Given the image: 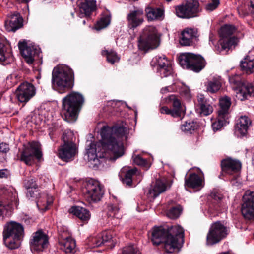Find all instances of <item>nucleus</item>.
Wrapping results in <instances>:
<instances>
[{"label":"nucleus","mask_w":254,"mask_h":254,"mask_svg":"<svg viewBox=\"0 0 254 254\" xmlns=\"http://www.w3.org/2000/svg\"><path fill=\"white\" fill-rule=\"evenodd\" d=\"M117 202V199L116 197H112V203H115Z\"/></svg>","instance_id":"338daca9"},{"label":"nucleus","mask_w":254,"mask_h":254,"mask_svg":"<svg viewBox=\"0 0 254 254\" xmlns=\"http://www.w3.org/2000/svg\"><path fill=\"white\" fill-rule=\"evenodd\" d=\"M241 67L247 73H251L254 72V59H250L246 56L241 62Z\"/></svg>","instance_id":"e433bc0d"},{"label":"nucleus","mask_w":254,"mask_h":254,"mask_svg":"<svg viewBox=\"0 0 254 254\" xmlns=\"http://www.w3.org/2000/svg\"><path fill=\"white\" fill-rule=\"evenodd\" d=\"M160 111L162 114H165L167 115H171L173 117V110H170L167 107L163 106L160 109Z\"/></svg>","instance_id":"6e6d98bb"},{"label":"nucleus","mask_w":254,"mask_h":254,"mask_svg":"<svg viewBox=\"0 0 254 254\" xmlns=\"http://www.w3.org/2000/svg\"><path fill=\"white\" fill-rule=\"evenodd\" d=\"M79 8V16H89L96 9V1L95 0H82L78 2Z\"/></svg>","instance_id":"a878e982"},{"label":"nucleus","mask_w":254,"mask_h":254,"mask_svg":"<svg viewBox=\"0 0 254 254\" xmlns=\"http://www.w3.org/2000/svg\"><path fill=\"white\" fill-rule=\"evenodd\" d=\"M172 91H173V88L171 86L165 87L161 89V92L162 94H165Z\"/></svg>","instance_id":"680f3d73"},{"label":"nucleus","mask_w":254,"mask_h":254,"mask_svg":"<svg viewBox=\"0 0 254 254\" xmlns=\"http://www.w3.org/2000/svg\"><path fill=\"white\" fill-rule=\"evenodd\" d=\"M135 175H140V173L137 171L136 168L128 170L125 175L124 182L127 185H130L132 181V177Z\"/></svg>","instance_id":"79ce46f5"},{"label":"nucleus","mask_w":254,"mask_h":254,"mask_svg":"<svg viewBox=\"0 0 254 254\" xmlns=\"http://www.w3.org/2000/svg\"><path fill=\"white\" fill-rule=\"evenodd\" d=\"M111 239V231L102 232L101 234L92 238L90 240V245L92 247H98Z\"/></svg>","instance_id":"cd10ccee"},{"label":"nucleus","mask_w":254,"mask_h":254,"mask_svg":"<svg viewBox=\"0 0 254 254\" xmlns=\"http://www.w3.org/2000/svg\"><path fill=\"white\" fill-rule=\"evenodd\" d=\"M72 136L71 132H65L63 134L62 139L64 143L58 150L59 157L66 162L72 160L76 152L75 144L72 141Z\"/></svg>","instance_id":"9d476101"},{"label":"nucleus","mask_w":254,"mask_h":254,"mask_svg":"<svg viewBox=\"0 0 254 254\" xmlns=\"http://www.w3.org/2000/svg\"><path fill=\"white\" fill-rule=\"evenodd\" d=\"M229 82L236 85L234 90L236 97L241 101L254 96V83H248L242 81L240 76L232 75L229 77Z\"/></svg>","instance_id":"0eeeda50"},{"label":"nucleus","mask_w":254,"mask_h":254,"mask_svg":"<svg viewBox=\"0 0 254 254\" xmlns=\"http://www.w3.org/2000/svg\"><path fill=\"white\" fill-rule=\"evenodd\" d=\"M36 94L34 86L29 82L21 83L15 91V94L18 101L25 104L32 98Z\"/></svg>","instance_id":"4468645a"},{"label":"nucleus","mask_w":254,"mask_h":254,"mask_svg":"<svg viewBox=\"0 0 254 254\" xmlns=\"http://www.w3.org/2000/svg\"><path fill=\"white\" fill-rule=\"evenodd\" d=\"M83 192L86 200L89 202H96L101 200L104 190L100 183L94 179H90L85 183Z\"/></svg>","instance_id":"1a4fd4ad"},{"label":"nucleus","mask_w":254,"mask_h":254,"mask_svg":"<svg viewBox=\"0 0 254 254\" xmlns=\"http://www.w3.org/2000/svg\"><path fill=\"white\" fill-rule=\"evenodd\" d=\"M153 61L158 65V71L162 77H167L172 73L171 62L164 55L157 56L153 59Z\"/></svg>","instance_id":"6ab92c4d"},{"label":"nucleus","mask_w":254,"mask_h":254,"mask_svg":"<svg viewBox=\"0 0 254 254\" xmlns=\"http://www.w3.org/2000/svg\"><path fill=\"white\" fill-rule=\"evenodd\" d=\"M101 55L106 57V60L108 62L111 63V52L110 51L106 49L103 50L101 51Z\"/></svg>","instance_id":"5fc2aeb1"},{"label":"nucleus","mask_w":254,"mask_h":254,"mask_svg":"<svg viewBox=\"0 0 254 254\" xmlns=\"http://www.w3.org/2000/svg\"><path fill=\"white\" fill-rule=\"evenodd\" d=\"M84 102L80 93L72 92L62 100V116L68 122H75Z\"/></svg>","instance_id":"7ed1b4c3"},{"label":"nucleus","mask_w":254,"mask_h":254,"mask_svg":"<svg viewBox=\"0 0 254 254\" xmlns=\"http://www.w3.org/2000/svg\"><path fill=\"white\" fill-rule=\"evenodd\" d=\"M51 203L47 200L46 197L45 195L42 196H38L37 200L36 201L37 206L39 210L45 211L48 209V206Z\"/></svg>","instance_id":"ea45409f"},{"label":"nucleus","mask_w":254,"mask_h":254,"mask_svg":"<svg viewBox=\"0 0 254 254\" xmlns=\"http://www.w3.org/2000/svg\"><path fill=\"white\" fill-rule=\"evenodd\" d=\"M198 2H189L185 5L178 6L176 8L177 16L182 18H190L194 16V12L198 6Z\"/></svg>","instance_id":"aec40b11"},{"label":"nucleus","mask_w":254,"mask_h":254,"mask_svg":"<svg viewBox=\"0 0 254 254\" xmlns=\"http://www.w3.org/2000/svg\"><path fill=\"white\" fill-rule=\"evenodd\" d=\"M9 150V147L8 144L5 143H0V158L4 160L5 159L6 153Z\"/></svg>","instance_id":"de8ad7c7"},{"label":"nucleus","mask_w":254,"mask_h":254,"mask_svg":"<svg viewBox=\"0 0 254 254\" xmlns=\"http://www.w3.org/2000/svg\"><path fill=\"white\" fill-rule=\"evenodd\" d=\"M129 130L126 124L123 121L116 123L112 127V137L114 140L124 141L127 139Z\"/></svg>","instance_id":"412c9836"},{"label":"nucleus","mask_w":254,"mask_h":254,"mask_svg":"<svg viewBox=\"0 0 254 254\" xmlns=\"http://www.w3.org/2000/svg\"><path fill=\"white\" fill-rule=\"evenodd\" d=\"M231 99L230 98L225 96L222 97L219 100V109L218 111L219 116L221 117L224 116V117L229 116V110L231 105Z\"/></svg>","instance_id":"2f4dec72"},{"label":"nucleus","mask_w":254,"mask_h":254,"mask_svg":"<svg viewBox=\"0 0 254 254\" xmlns=\"http://www.w3.org/2000/svg\"><path fill=\"white\" fill-rule=\"evenodd\" d=\"M127 19L130 28H134L139 26L144 21L143 10L137 9L130 11L127 15Z\"/></svg>","instance_id":"393cba45"},{"label":"nucleus","mask_w":254,"mask_h":254,"mask_svg":"<svg viewBox=\"0 0 254 254\" xmlns=\"http://www.w3.org/2000/svg\"><path fill=\"white\" fill-rule=\"evenodd\" d=\"M221 165L224 172L231 174L240 171L242 164L238 159L227 157L221 161Z\"/></svg>","instance_id":"4be33fe9"},{"label":"nucleus","mask_w":254,"mask_h":254,"mask_svg":"<svg viewBox=\"0 0 254 254\" xmlns=\"http://www.w3.org/2000/svg\"><path fill=\"white\" fill-rule=\"evenodd\" d=\"M8 58H10V54L6 52L5 45L0 41V61H5Z\"/></svg>","instance_id":"49530a36"},{"label":"nucleus","mask_w":254,"mask_h":254,"mask_svg":"<svg viewBox=\"0 0 254 254\" xmlns=\"http://www.w3.org/2000/svg\"><path fill=\"white\" fill-rule=\"evenodd\" d=\"M101 139L98 141L87 140L86 154L90 167L96 168L100 164L99 159L111 160V127L104 126L100 130Z\"/></svg>","instance_id":"f257e3e1"},{"label":"nucleus","mask_w":254,"mask_h":254,"mask_svg":"<svg viewBox=\"0 0 254 254\" xmlns=\"http://www.w3.org/2000/svg\"><path fill=\"white\" fill-rule=\"evenodd\" d=\"M237 11L241 16H244L247 13V7L245 5L238 6Z\"/></svg>","instance_id":"864d4df0"},{"label":"nucleus","mask_w":254,"mask_h":254,"mask_svg":"<svg viewBox=\"0 0 254 254\" xmlns=\"http://www.w3.org/2000/svg\"><path fill=\"white\" fill-rule=\"evenodd\" d=\"M33 190V189L27 190L26 196L28 198H35L36 199L38 198V196L40 195V193L38 191V190Z\"/></svg>","instance_id":"603ef678"},{"label":"nucleus","mask_w":254,"mask_h":254,"mask_svg":"<svg viewBox=\"0 0 254 254\" xmlns=\"http://www.w3.org/2000/svg\"><path fill=\"white\" fill-rule=\"evenodd\" d=\"M219 254H230L229 252H222L220 253Z\"/></svg>","instance_id":"774afa93"},{"label":"nucleus","mask_w":254,"mask_h":254,"mask_svg":"<svg viewBox=\"0 0 254 254\" xmlns=\"http://www.w3.org/2000/svg\"><path fill=\"white\" fill-rule=\"evenodd\" d=\"M120 60V57L117 55L116 53H114L112 51V64L119 62Z\"/></svg>","instance_id":"052dcab7"},{"label":"nucleus","mask_w":254,"mask_h":254,"mask_svg":"<svg viewBox=\"0 0 254 254\" xmlns=\"http://www.w3.org/2000/svg\"><path fill=\"white\" fill-rule=\"evenodd\" d=\"M61 249L67 254H71L75 252L76 246L75 241L70 237H67L61 240L60 242Z\"/></svg>","instance_id":"473e14b6"},{"label":"nucleus","mask_w":254,"mask_h":254,"mask_svg":"<svg viewBox=\"0 0 254 254\" xmlns=\"http://www.w3.org/2000/svg\"><path fill=\"white\" fill-rule=\"evenodd\" d=\"M197 33L192 29L186 28L181 33V37L180 40L181 45L183 46H189L196 38Z\"/></svg>","instance_id":"c85d7f7f"},{"label":"nucleus","mask_w":254,"mask_h":254,"mask_svg":"<svg viewBox=\"0 0 254 254\" xmlns=\"http://www.w3.org/2000/svg\"><path fill=\"white\" fill-rule=\"evenodd\" d=\"M53 87L60 93L71 89L74 85V73L68 66L55 67L52 72Z\"/></svg>","instance_id":"20e7f679"},{"label":"nucleus","mask_w":254,"mask_h":254,"mask_svg":"<svg viewBox=\"0 0 254 254\" xmlns=\"http://www.w3.org/2000/svg\"><path fill=\"white\" fill-rule=\"evenodd\" d=\"M69 212L83 221L88 220L90 217L89 211L80 206H73L69 210Z\"/></svg>","instance_id":"f704fd0d"},{"label":"nucleus","mask_w":254,"mask_h":254,"mask_svg":"<svg viewBox=\"0 0 254 254\" xmlns=\"http://www.w3.org/2000/svg\"><path fill=\"white\" fill-rule=\"evenodd\" d=\"M206 90L211 93L218 91L222 86L221 78L219 76L214 77L205 84Z\"/></svg>","instance_id":"72a5a7b5"},{"label":"nucleus","mask_w":254,"mask_h":254,"mask_svg":"<svg viewBox=\"0 0 254 254\" xmlns=\"http://www.w3.org/2000/svg\"><path fill=\"white\" fill-rule=\"evenodd\" d=\"M251 125V121L247 116H241L235 126V134L240 137L246 135Z\"/></svg>","instance_id":"b1692460"},{"label":"nucleus","mask_w":254,"mask_h":254,"mask_svg":"<svg viewBox=\"0 0 254 254\" xmlns=\"http://www.w3.org/2000/svg\"><path fill=\"white\" fill-rule=\"evenodd\" d=\"M24 186L27 190L36 189L38 187V185L33 179L31 178L24 181Z\"/></svg>","instance_id":"09e8293b"},{"label":"nucleus","mask_w":254,"mask_h":254,"mask_svg":"<svg viewBox=\"0 0 254 254\" xmlns=\"http://www.w3.org/2000/svg\"><path fill=\"white\" fill-rule=\"evenodd\" d=\"M18 47L22 57L28 64H32L35 60V57L39 53V50L36 47L28 46L25 41H19Z\"/></svg>","instance_id":"f3484780"},{"label":"nucleus","mask_w":254,"mask_h":254,"mask_svg":"<svg viewBox=\"0 0 254 254\" xmlns=\"http://www.w3.org/2000/svg\"><path fill=\"white\" fill-rule=\"evenodd\" d=\"M135 251L133 246L130 245L126 247L121 251V253L118 254H135Z\"/></svg>","instance_id":"3c124183"},{"label":"nucleus","mask_w":254,"mask_h":254,"mask_svg":"<svg viewBox=\"0 0 254 254\" xmlns=\"http://www.w3.org/2000/svg\"><path fill=\"white\" fill-rule=\"evenodd\" d=\"M228 119V117H220L218 114L217 116V121L214 122L212 124V127L214 131H217L219 130L222 128V127L226 125L227 123V120Z\"/></svg>","instance_id":"a19ab883"},{"label":"nucleus","mask_w":254,"mask_h":254,"mask_svg":"<svg viewBox=\"0 0 254 254\" xmlns=\"http://www.w3.org/2000/svg\"><path fill=\"white\" fill-rule=\"evenodd\" d=\"M22 26V17L16 12L9 13L5 20V27L8 32H15Z\"/></svg>","instance_id":"a211bd4d"},{"label":"nucleus","mask_w":254,"mask_h":254,"mask_svg":"<svg viewBox=\"0 0 254 254\" xmlns=\"http://www.w3.org/2000/svg\"><path fill=\"white\" fill-rule=\"evenodd\" d=\"M9 175V171L6 169H1L0 170V178H7Z\"/></svg>","instance_id":"4d7b16f0"},{"label":"nucleus","mask_w":254,"mask_h":254,"mask_svg":"<svg viewBox=\"0 0 254 254\" xmlns=\"http://www.w3.org/2000/svg\"><path fill=\"white\" fill-rule=\"evenodd\" d=\"M196 110L201 116H208L213 111V108L203 94H198Z\"/></svg>","instance_id":"5701e85b"},{"label":"nucleus","mask_w":254,"mask_h":254,"mask_svg":"<svg viewBox=\"0 0 254 254\" xmlns=\"http://www.w3.org/2000/svg\"><path fill=\"white\" fill-rule=\"evenodd\" d=\"M110 23V15L109 14L103 15L95 24V29L97 31H100L107 27L109 25Z\"/></svg>","instance_id":"58836bf2"},{"label":"nucleus","mask_w":254,"mask_h":254,"mask_svg":"<svg viewBox=\"0 0 254 254\" xmlns=\"http://www.w3.org/2000/svg\"><path fill=\"white\" fill-rule=\"evenodd\" d=\"M182 209L180 206L173 207L170 208L167 212V216L171 219H176L179 217Z\"/></svg>","instance_id":"37998d69"},{"label":"nucleus","mask_w":254,"mask_h":254,"mask_svg":"<svg viewBox=\"0 0 254 254\" xmlns=\"http://www.w3.org/2000/svg\"><path fill=\"white\" fill-rule=\"evenodd\" d=\"M17 2L21 3L27 4L29 3L31 0H15Z\"/></svg>","instance_id":"69168bd1"},{"label":"nucleus","mask_w":254,"mask_h":254,"mask_svg":"<svg viewBox=\"0 0 254 254\" xmlns=\"http://www.w3.org/2000/svg\"><path fill=\"white\" fill-rule=\"evenodd\" d=\"M184 237V230L179 225H175L166 231L162 226L154 227L152 231L151 241L154 245L163 243L166 253H171L181 246Z\"/></svg>","instance_id":"f03ea898"},{"label":"nucleus","mask_w":254,"mask_h":254,"mask_svg":"<svg viewBox=\"0 0 254 254\" xmlns=\"http://www.w3.org/2000/svg\"><path fill=\"white\" fill-rule=\"evenodd\" d=\"M182 93L187 99H190L191 97L190 90L188 88H186L182 90Z\"/></svg>","instance_id":"bf43d9fd"},{"label":"nucleus","mask_w":254,"mask_h":254,"mask_svg":"<svg viewBox=\"0 0 254 254\" xmlns=\"http://www.w3.org/2000/svg\"><path fill=\"white\" fill-rule=\"evenodd\" d=\"M42 157V152L40 150V144L37 142L29 143L26 147L20 153V160L24 162L26 164L31 165L36 157L40 159Z\"/></svg>","instance_id":"f8f14e48"},{"label":"nucleus","mask_w":254,"mask_h":254,"mask_svg":"<svg viewBox=\"0 0 254 254\" xmlns=\"http://www.w3.org/2000/svg\"><path fill=\"white\" fill-rule=\"evenodd\" d=\"M166 190V185L165 183L162 180H157L150 189L148 192V196L151 198H155Z\"/></svg>","instance_id":"c756f323"},{"label":"nucleus","mask_w":254,"mask_h":254,"mask_svg":"<svg viewBox=\"0 0 254 254\" xmlns=\"http://www.w3.org/2000/svg\"><path fill=\"white\" fill-rule=\"evenodd\" d=\"M196 128V124L193 122H186L181 126V130L186 133H191Z\"/></svg>","instance_id":"c03bdc74"},{"label":"nucleus","mask_w":254,"mask_h":254,"mask_svg":"<svg viewBox=\"0 0 254 254\" xmlns=\"http://www.w3.org/2000/svg\"><path fill=\"white\" fill-rule=\"evenodd\" d=\"M235 30V27L232 25H226L221 28L218 51L229 50L232 46L237 44V39L235 37H231Z\"/></svg>","instance_id":"9b49d317"},{"label":"nucleus","mask_w":254,"mask_h":254,"mask_svg":"<svg viewBox=\"0 0 254 254\" xmlns=\"http://www.w3.org/2000/svg\"><path fill=\"white\" fill-rule=\"evenodd\" d=\"M159 45L157 30L154 26H147L143 30L138 40V48L147 51L157 48Z\"/></svg>","instance_id":"423d86ee"},{"label":"nucleus","mask_w":254,"mask_h":254,"mask_svg":"<svg viewBox=\"0 0 254 254\" xmlns=\"http://www.w3.org/2000/svg\"><path fill=\"white\" fill-rule=\"evenodd\" d=\"M10 192L6 190L4 187H2V186H0V195L2 194H4L5 195L10 193Z\"/></svg>","instance_id":"e2e57ef3"},{"label":"nucleus","mask_w":254,"mask_h":254,"mask_svg":"<svg viewBox=\"0 0 254 254\" xmlns=\"http://www.w3.org/2000/svg\"><path fill=\"white\" fill-rule=\"evenodd\" d=\"M250 9L251 12L254 17V0L250 1Z\"/></svg>","instance_id":"0e129e2a"},{"label":"nucleus","mask_w":254,"mask_h":254,"mask_svg":"<svg viewBox=\"0 0 254 254\" xmlns=\"http://www.w3.org/2000/svg\"><path fill=\"white\" fill-rule=\"evenodd\" d=\"M132 159L134 164L143 166L145 167L146 169L149 168L150 166L146 160L141 158L139 155H133L132 156Z\"/></svg>","instance_id":"a18cd8bd"},{"label":"nucleus","mask_w":254,"mask_h":254,"mask_svg":"<svg viewBox=\"0 0 254 254\" xmlns=\"http://www.w3.org/2000/svg\"><path fill=\"white\" fill-rule=\"evenodd\" d=\"M220 3L219 0H211L205 6L207 11H212L215 9Z\"/></svg>","instance_id":"8fccbe9b"},{"label":"nucleus","mask_w":254,"mask_h":254,"mask_svg":"<svg viewBox=\"0 0 254 254\" xmlns=\"http://www.w3.org/2000/svg\"><path fill=\"white\" fill-rule=\"evenodd\" d=\"M146 16L148 20L152 21L159 19L162 14V11L159 8L147 7L145 9Z\"/></svg>","instance_id":"4c0bfd02"},{"label":"nucleus","mask_w":254,"mask_h":254,"mask_svg":"<svg viewBox=\"0 0 254 254\" xmlns=\"http://www.w3.org/2000/svg\"><path fill=\"white\" fill-rule=\"evenodd\" d=\"M169 100L172 102L173 104V114L174 117L181 116L183 109L181 106L180 101L176 98V97L172 95L169 97Z\"/></svg>","instance_id":"c9c22d12"},{"label":"nucleus","mask_w":254,"mask_h":254,"mask_svg":"<svg viewBox=\"0 0 254 254\" xmlns=\"http://www.w3.org/2000/svg\"><path fill=\"white\" fill-rule=\"evenodd\" d=\"M125 153L123 142L113 139L112 137V161L123 156Z\"/></svg>","instance_id":"7c9ffc66"},{"label":"nucleus","mask_w":254,"mask_h":254,"mask_svg":"<svg viewBox=\"0 0 254 254\" xmlns=\"http://www.w3.org/2000/svg\"><path fill=\"white\" fill-rule=\"evenodd\" d=\"M3 198L2 197H0V207H1V208H0V211H2L3 208L6 206H8L10 204V201H3Z\"/></svg>","instance_id":"13d9d810"},{"label":"nucleus","mask_w":254,"mask_h":254,"mask_svg":"<svg viewBox=\"0 0 254 254\" xmlns=\"http://www.w3.org/2000/svg\"><path fill=\"white\" fill-rule=\"evenodd\" d=\"M24 231L23 226L20 223L12 221L7 224L3 231V240L11 249L19 247L20 241L23 238Z\"/></svg>","instance_id":"39448f33"},{"label":"nucleus","mask_w":254,"mask_h":254,"mask_svg":"<svg viewBox=\"0 0 254 254\" xmlns=\"http://www.w3.org/2000/svg\"><path fill=\"white\" fill-rule=\"evenodd\" d=\"M204 184L203 178L195 173L190 174L188 178L186 179L185 183V187L198 190L203 188Z\"/></svg>","instance_id":"bb28decb"},{"label":"nucleus","mask_w":254,"mask_h":254,"mask_svg":"<svg viewBox=\"0 0 254 254\" xmlns=\"http://www.w3.org/2000/svg\"><path fill=\"white\" fill-rule=\"evenodd\" d=\"M48 245L47 236L42 231L39 230L33 234L30 240V249L32 252H40L47 248Z\"/></svg>","instance_id":"dca6fc26"},{"label":"nucleus","mask_w":254,"mask_h":254,"mask_svg":"<svg viewBox=\"0 0 254 254\" xmlns=\"http://www.w3.org/2000/svg\"><path fill=\"white\" fill-rule=\"evenodd\" d=\"M243 203L242 206V213L248 219H254V192L246 191L243 196Z\"/></svg>","instance_id":"2eb2a0df"},{"label":"nucleus","mask_w":254,"mask_h":254,"mask_svg":"<svg viewBox=\"0 0 254 254\" xmlns=\"http://www.w3.org/2000/svg\"><path fill=\"white\" fill-rule=\"evenodd\" d=\"M227 234V228L220 222L212 224L207 235V244L212 245L218 243L224 238Z\"/></svg>","instance_id":"ddd939ff"},{"label":"nucleus","mask_w":254,"mask_h":254,"mask_svg":"<svg viewBox=\"0 0 254 254\" xmlns=\"http://www.w3.org/2000/svg\"><path fill=\"white\" fill-rule=\"evenodd\" d=\"M179 63L184 68L198 72L205 66V62L200 55L192 53H184L179 57Z\"/></svg>","instance_id":"6e6552de"}]
</instances>
